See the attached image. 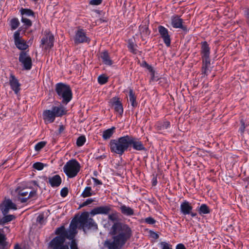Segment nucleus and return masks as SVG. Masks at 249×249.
<instances>
[{"instance_id":"1","label":"nucleus","mask_w":249,"mask_h":249,"mask_svg":"<svg viewBox=\"0 0 249 249\" xmlns=\"http://www.w3.org/2000/svg\"><path fill=\"white\" fill-rule=\"evenodd\" d=\"M110 234L113 241H106L105 245L108 249H120L131 236V230L126 224L114 223L111 228Z\"/></svg>"},{"instance_id":"2","label":"nucleus","mask_w":249,"mask_h":249,"mask_svg":"<svg viewBox=\"0 0 249 249\" xmlns=\"http://www.w3.org/2000/svg\"><path fill=\"white\" fill-rule=\"evenodd\" d=\"M127 135L119 138L118 139L111 140L109 147L112 153L122 155L128 148Z\"/></svg>"},{"instance_id":"3","label":"nucleus","mask_w":249,"mask_h":249,"mask_svg":"<svg viewBox=\"0 0 249 249\" xmlns=\"http://www.w3.org/2000/svg\"><path fill=\"white\" fill-rule=\"evenodd\" d=\"M66 231L64 226H61L56 230L55 233L59 236L55 237L51 241L50 244L52 249H69L68 246L64 244Z\"/></svg>"},{"instance_id":"4","label":"nucleus","mask_w":249,"mask_h":249,"mask_svg":"<svg viewBox=\"0 0 249 249\" xmlns=\"http://www.w3.org/2000/svg\"><path fill=\"white\" fill-rule=\"evenodd\" d=\"M67 112L66 108L62 106L53 107L51 109L45 110L43 112V118L46 124L52 123L55 117H61Z\"/></svg>"},{"instance_id":"5","label":"nucleus","mask_w":249,"mask_h":249,"mask_svg":"<svg viewBox=\"0 0 249 249\" xmlns=\"http://www.w3.org/2000/svg\"><path fill=\"white\" fill-rule=\"evenodd\" d=\"M55 90L62 103L67 104L72 98V92L70 87L66 84L60 83L56 85Z\"/></svg>"},{"instance_id":"6","label":"nucleus","mask_w":249,"mask_h":249,"mask_svg":"<svg viewBox=\"0 0 249 249\" xmlns=\"http://www.w3.org/2000/svg\"><path fill=\"white\" fill-rule=\"evenodd\" d=\"M80 169V164L74 159L69 160L63 167L64 172L70 178L75 177Z\"/></svg>"},{"instance_id":"7","label":"nucleus","mask_w":249,"mask_h":249,"mask_svg":"<svg viewBox=\"0 0 249 249\" xmlns=\"http://www.w3.org/2000/svg\"><path fill=\"white\" fill-rule=\"evenodd\" d=\"M77 220L78 224H80L79 228L83 229L84 231H85V228L97 229V225L95 224L93 219L89 218V215L87 213L82 214Z\"/></svg>"},{"instance_id":"8","label":"nucleus","mask_w":249,"mask_h":249,"mask_svg":"<svg viewBox=\"0 0 249 249\" xmlns=\"http://www.w3.org/2000/svg\"><path fill=\"white\" fill-rule=\"evenodd\" d=\"M16 193L18 194V200L23 203L27 201L28 198L33 197L36 196V192L35 190H31L30 188H18Z\"/></svg>"},{"instance_id":"9","label":"nucleus","mask_w":249,"mask_h":249,"mask_svg":"<svg viewBox=\"0 0 249 249\" xmlns=\"http://www.w3.org/2000/svg\"><path fill=\"white\" fill-rule=\"evenodd\" d=\"M54 36L49 31H46L41 40V46L45 50L51 49L53 46Z\"/></svg>"},{"instance_id":"10","label":"nucleus","mask_w":249,"mask_h":249,"mask_svg":"<svg viewBox=\"0 0 249 249\" xmlns=\"http://www.w3.org/2000/svg\"><path fill=\"white\" fill-rule=\"evenodd\" d=\"M78 222L77 219H72L70 225L69 230L66 231V234H65L66 238L70 240H74L73 238L76 234L77 229L78 227Z\"/></svg>"},{"instance_id":"11","label":"nucleus","mask_w":249,"mask_h":249,"mask_svg":"<svg viewBox=\"0 0 249 249\" xmlns=\"http://www.w3.org/2000/svg\"><path fill=\"white\" fill-rule=\"evenodd\" d=\"M19 61L23 65L24 69L29 70L32 68V59L31 57L25 52H21L19 56Z\"/></svg>"},{"instance_id":"12","label":"nucleus","mask_w":249,"mask_h":249,"mask_svg":"<svg viewBox=\"0 0 249 249\" xmlns=\"http://www.w3.org/2000/svg\"><path fill=\"white\" fill-rule=\"evenodd\" d=\"M14 38L15 45L18 49L25 50L28 47V46L26 43L25 40L20 37L19 31H17L15 32L14 34Z\"/></svg>"},{"instance_id":"13","label":"nucleus","mask_w":249,"mask_h":249,"mask_svg":"<svg viewBox=\"0 0 249 249\" xmlns=\"http://www.w3.org/2000/svg\"><path fill=\"white\" fill-rule=\"evenodd\" d=\"M109 106L112 107L114 110L120 115L123 113L124 109L122 104L117 97H114L111 98L109 102Z\"/></svg>"},{"instance_id":"14","label":"nucleus","mask_w":249,"mask_h":249,"mask_svg":"<svg viewBox=\"0 0 249 249\" xmlns=\"http://www.w3.org/2000/svg\"><path fill=\"white\" fill-rule=\"evenodd\" d=\"M89 38L87 36L86 33L82 29L78 30L75 33L74 41L75 44L89 42Z\"/></svg>"},{"instance_id":"15","label":"nucleus","mask_w":249,"mask_h":249,"mask_svg":"<svg viewBox=\"0 0 249 249\" xmlns=\"http://www.w3.org/2000/svg\"><path fill=\"white\" fill-rule=\"evenodd\" d=\"M127 139L128 147L129 145H132L133 148L136 150H142L145 149L144 145L141 141L128 135Z\"/></svg>"},{"instance_id":"16","label":"nucleus","mask_w":249,"mask_h":249,"mask_svg":"<svg viewBox=\"0 0 249 249\" xmlns=\"http://www.w3.org/2000/svg\"><path fill=\"white\" fill-rule=\"evenodd\" d=\"M158 31L165 45L167 47L170 46L171 39L168 30L164 27L160 25L158 27Z\"/></svg>"},{"instance_id":"17","label":"nucleus","mask_w":249,"mask_h":249,"mask_svg":"<svg viewBox=\"0 0 249 249\" xmlns=\"http://www.w3.org/2000/svg\"><path fill=\"white\" fill-rule=\"evenodd\" d=\"M10 209L16 210V204L9 199L5 200L1 206V210L3 214H6Z\"/></svg>"},{"instance_id":"18","label":"nucleus","mask_w":249,"mask_h":249,"mask_svg":"<svg viewBox=\"0 0 249 249\" xmlns=\"http://www.w3.org/2000/svg\"><path fill=\"white\" fill-rule=\"evenodd\" d=\"M111 211L110 206H103L97 207L93 209L91 211V214L92 215L103 214H107Z\"/></svg>"},{"instance_id":"19","label":"nucleus","mask_w":249,"mask_h":249,"mask_svg":"<svg viewBox=\"0 0 249 249\" xmlns=\"http://www.w3.org/2000/svg\"><path fill=\"white\" fill-rule=\"evenodd\" d=\"M9 84L15 93L18 94L20 90V84L14 75H11L9 79Z\"/></svg>"},{"instance_id":"20","label":"nucleus","mask_w":249,"mask_h":249,"mask_svg":"<svg viewBox=\"0 0 249 249\" xmlns=\"http://www.w3.org/2000/svg\"><path fill=\"white\" fill-rule=\"evenodd\" d=\"M62 179L61 177L56 175L48 178V182L53 187H58L61 183Z\"/></svg>"},{"instance_id":"21","label":"nucleus","mask_w":249,"mask_h":249,"mask_svg":"<svg viewBox=\"0 0 249 249\" xmlns=\"http://www.w3.org/2000/svg\"><path fill=\"white\" fill-rule=\"evenodd\" d=\"M192 208V206L186 201L183 202L180 205V211L184 215L190 214Z\"/></svg>"},{"instance_id":"22","label":"nucleus","mask_w":249,"mask_h":249,"mask_svg":"<svg viewBox=\"0 0 249 249\" xmlns=\"http://www.w3.org/2000/svg\"><path fill=\"white\" fill-rule=\"evenodd\" d=\"M171 24L175 28H182V20L178 16H173L171 18Z\"/></svg>"},{"instance_id":"23","label":"nucleus","mask_w":249,"mask_h":249,"mask_svg":"<svg viewBox=\"0 0 249 249\" xmlns=\"http://www.w3.org/2000/svg\"><path fill=\"white\" fill-rule=\"evenodd\" d=\"M100 57L102 62L106 65L110 66L112 64V61L110 59L107 52H103L100 53Z\"/></svg>"},{"instance_id":"24","label":"nucleus","mask_w":249,"mask_h":249,"mask_svg":"<svg viewBox=\"0 0 249 249\" xmlns=\"http://www.w3.org/2000/svg\"><path fill=\"white\" fill-rule=\"evenodd\" d=\"M201 53L202 58H209L210 48L206 42L202 43L201 47Z\"/></svg>"},{"instance_id":"25","label":"nucleus","mask_w":249,"mask_h":249,"mask_svg":"<svg viewBox=\"0 0 249 249\" xmlns=\"http://www.w3.org/2000/svg\"><path fill=\"white\" fill-rule=\"evenodd\" d=\"M120 209L121 213L125 215L130 216L134 214L133 209L124 205H122L120 207Z\"/></svg>"},{"instance_id":"26","label":"nucleus","mask_w":249,"mask_h":249,"mask_svg":"<svg viewBox=\"0 0 249 249\" xmlns=\"http://www.w3.org/2000/svg\"><path fill=\"white\" fill-rule=\"evenodd\" d=\"M139 30L141 34V38L142 40H145V37L149 36L150 31L148 30V28L147 26H140Z\"/></svg>"},{"instance_id":"27","label":"nucleus","mask_w":249,"mask_h":249,"mask_svg":"<svg viewBox=\"0 0 249 249\" xmlns=\"http://www.w3.org/2000/svg\"><path fill=\"white\" fill-rule=\"evenodd\" d=\"M129 100L133 107H136L137 106L136 97L132 89H130L129 90Z\"/></svg>"},{"instance_id":"28","label":"nucleus","mask_w":249,"mask_h":249,"mask_svg":"<svg viewBox=\"0 0 249 249\" xmlns=\"http://www.w3.org/2000/svg\"><path fill=\"white\" fill-rule=\"evenodd\" d=\"M115 127H112L111 128L107 129L104 131L103 133V138L104 140L109 139L114 132Z\"/></svg>"},{"instance_id":"29","label":"nucleus","mask_w":249,"mask_h":249,"mask_svg":"<svg viewBox=\"0 0 249 249\" xmlns=\"http://www.w3.org/2000/svg\"><path fill=\"white\" fill-rule=\"evenodd\" d=\"M95 194L92 191L91 188L90 187H86L83 193H82L81 196L83 197H87L91 196Z\"/></svg>"},{"instance_id":"30","label":"nucleus","mask_w":249,"mask_h":249,"mask_svg":"<svg viewBox=\"0 0 249 249\" xmlns=\"http://www.w3.org/2000/svg\"><path fill=\"white\" fill-rule=\"evenodd\" d=\"M210 213L208 207L206 204H202L200 206L199 209V213L200 214H207Z\"/></svg>"},{"instance_id":"31","label":"nucleus","mask_w":249,"mask_h":249,"mask_svg":"<svg viewBox=\"0 0 249 249\" xmlns=\"http://www.w3.org/2000/svg\"><path fill=\"white\" fill-rule=\"evenodd\" d=\"M10 25L12 30L17 29L19 25V22L18 19L17 18H12L10 21Z\"/></svg>"},{"instance_id":"32","label":"nucleus","mask_w":249,"mask_h":249,"mask_svg":"<svg viewBox=\"0 0 249 249\" xmlns=\"http://www.w3.org/2000/svg\"><path fill=\"white\" fill-rule=\"evenodd\" d=\"M203 61L204 63L203 67V72L207 74V67L208 65H210V62L209 60V58H203Z\"/></svg>"},{"instance_id":"33","label":"nucleus","mask_w":249,"mask_h":249,"mask_svg":"<svg viewBox=\"0 0 249 249\" xmlns=\"http://www.w3.org/2000/svg\"><path fill=\"white\" fill-rule=\"evenodd\" d=\"M108 81V77L105 74L100 75L98 78V81L100 84H104Z\"/></svg>"},{"instance_id":"34","label":"nucleus","mask_w":249,"mask_h":249,"mask_svg":"<svg viewBox=\"0 0 249 249\" xmlns=\"http://www.w3.org/2000/svg\"><path fill=\"white\" fill-rule=\"evenodd\" d=\"M119 218L118 213L115 211L112 212L108 215V219L112 221H117Z\"/></svg>"},{"instance_id":"35","label":"nucleus","mask_w":249,"mask_h":249,"mask_svg":"<svg viewBox=\"0 0 249 249\" xmlns=\"http://www.w3.org/2000/svg\"><path fill=\"white\" fill-rule=\"evenodd\" d=\"M86 142V138L84 136L79 137L77 140L76 144L78 146H82Z\"/></svg>"},{"instance_id":"36","label":"nucleus","mask_w":249,"mask_h":249,"mask_svg":"<svg viewBox=\"0 0 249 249\" xmlns=\"http://www.w3.org/2000/svg\"><path fill=\"white\" fill-rule=\"evenodd\" d=\"M45 165L43 163L37 162L33 164V167L37 170H41L43 169Z\"/></svg>"},{"instance_id":"37","label":"nucleus","mask_w":249,"mask_h":249,"mask_svg":"<svg viewBox=\"0 0 249 249\" xmlns=\"http://www.w3.org/2000/svg\"><path fill=\"white\" fill-rule=\"evenodd\" d=\"M6 238L5 236L0 232V246H7V243L6 242Z\"/></svg>"},{"instance_id":"38","label":"nucleus","mask_w":249,"mask_h":249,"mask_svg":"<svg viewBox=\"0 0 249 249\" xmlns=\"http://www.w3.org/2000/svg\"><path fill=\"white\" fill-rule=\"evenodd\" d=\"M20 12L22 15H25L28 16H33V12L29 9H21Z\"/></svg>"},{"instance_id":"39","label":"nucleus","mask_w":249,"mask_h":249,"mask_svg":"<svg viewBox=\"0 0 249 249\" xmlns=\"http://www.w3.org/2000/svg\"><path fill=\"white\" fill-rule=\"evenodd\" d=\"M46 144L45 142H38L35 146L36 151H39L42 149Z\"/></svg>"},{"instance_id":"40","label":"nucleus","mask_w":249,"mask_h":249,"mask_svg":"<svg viewBox=\"0 0 249 249\" xmlns=\"http://www.w3.org/2000/svg\"><path fill=\"white\" fill-rule=\"evenodd\" d=\"M128 47L131 52L134 53H137L138 51L136 48V46L130 41H129Z\"/></svg>"},{"instance_id":"41","label":"nucleus","mask_w":249,"mask_h":249,"mask_svg":"<svg viewBox=\"0 0 249 249\" xmlns=\"http://www.w3.org/2000/svg\"><path fill=\"white\" fill-rule=\"evenodd\" d=\"M21 21L24 24V25L27 27H30L32 25L31 21L29 19L27 18L24 17H22Z\"/></svg>"},{"instance_id":"42","label":"nucleus","mask_w":249,"mask_h":249,"mask_svg":"<svg viewBox=\"0 0 249 249\" xmlns=\"http://www.w3.org/2000/svg\"><path fill=\"white\" fill-rule=\"evenodd\" d=\"M14 218H15L14 215L10 214V215H5L3 218V220L4 222H8L12 221Z\"/></svg>"},{"instance_id":"43","label":"nucleus","mask_w":249,"mask_h":249,"mask_svg":"<svg viewBox=\"0 0 249 249\" xmlns=\"http://www.w3.org/2000/svg\"><path fill=\"white\" fill-rule=\"evenodd\" d=\"M160 244L162 249H172L171 245L166 242H163Z\"/></svg>"},{"instance_id":"44","label":"nucleus","mask_w":249,"mask_h":249,"mask_svg":"<svg viewBox=\"0 0 249 249\" xmlns=\"http://www.w3.org/2000/svg\"><path fill=\"white\" fill-rule=\"evenodd\" d=\"M145 222L148 224H154L156 222V220L152 217H149L145 219Z\"/></svg>"},{"instance_id":"45","label":"nucleus","mask_w":249,"mask_h":249,"mask_svg":"<svg viewBox=\"0 0 249 249\" xmlns=\"http://www.w3.org/2000/svg\"><path fill=\"white\" fill-rule=\"evenodd\" d=\"M170 126V122L168 121H165L163 122L162 125L160 126V129H166Z\"/></svg>"},{"instance_id":"46","label":"nucleus","mask_w":249,"mask_h":249,"mask_svg":"<svg viewBox=\"0 0 249 249\" xmlns=\"http://www.w3.org/2000/svg\"><path fill=\"white\" fill-rule=\"evenodd\" d=\"M68 193V190L67 188H63L61 189L60 195L62 197H65Z\"/></svg>"},{"instance_id":"47","label":"nucleus","mask_w":249,"mask_h":249,"mask_svg":"<svg viewBox=\"0 0 249 249\" xmlns=\"http://www.w3.org/2000/svg\"><path fill=\"white\" fill-rule=\"evenodd\" d=\"M240 122L241 124V126L239 130L241 133H243L246 127L245 122H244V120L243 119H241Z\"/></svg>"},{"instance_id":"48","label":"nucleus","mask_w":249,"mask_h":249,"mask_svg":"<svg viewBox=\"0 0 249 249\" xmlns=\"http://www.w3.org/2000/svg\"><path fill=\"white\" fill-rule=\"evenodd\" d=\"M244 15L247 19V22L249 24V9L246 8L244 9Z\"/></svg>"},{"instance_id":"49","label":"nucleus","mask_w":249,"mask_h":249,"mask_svg":"<svg viewBox=\"0 0 249 249\" xmlns=\"http://www.w3.org/2000/svg\"><path fill=\"white\" fill-rule=\"evenodd\" d=\"M71 249H78L77 245L75 240H72L70 245Z\"/></svg>"},{"instance_id":"50","label":"nucleus","mask_w":249,"mask_h":249,"mask_svg":"<svg viewBox=\"0 0 249 249\" xmlns=\"http://www.w3.org/2000/svg\"><path fill=\"white\" fill-rule=\"evenodd\" d=\"M93 201V199L92 198H89L87 199L85 202L81 205L82 207L87 206L89 204H91Z\"/></svg>"},{"instance_id":"51","label":"nucleus","mask_w":249,"mask_h":249,"mask_svg":"<svg viewBox=\"0 0 249 249\" xmlns=\"http://www.w3.org/2000/svg\"><path fill=\"white\" fill-rule=\"evenodd\" d=\"M36 221L39 223H40V224L43 223V221H44V215H43V214H39L37 216V217Z\"/></svg>"},{"instance_id":"52","label":"nucleus","mask_w":249,"mask_h":249,"mask_svg":"<svg viewBox=\"0 0 249 249\" xmlns=\"http://www.w3.org/2000/svg\"><path fill=\"white\" fill-rule=\"evenodd\" d=\"M102 1H90L89 4L92 5H98L101 3Z\"/></svg>"},{"instance_id":"53","label":"nucleus","mask_w":249,"mask_h":249,"mask_svg":"<svg viewBox=\"0 0 249 249\" xmlns=\"http://www.w3.org/2000/svg\"><path fill=\"white\" fill-rule=\"evenodd\" d=\"M176 249H186L184 245L182 244H179L176 246Z\"/></svg>"},{"instance_id":"54","label":"nucleus","mask_w":249,"mask_h":249,"mask_svg":"<svg viewBox=\"0 0 249 249\" xmlns=\"http://www.w3.org/2000/svg\"><path fill=\"white\" fill-rule=\"evenodd\" d=\"M245 143L246 144V145L248 146L249 148V135H248L245 138Z\"/></svg>"},{"instance_id":"55","label":"nucleus","mask_w":249,"mask_h":249,"mask_svg":"<svg viewBox=\"0 0 249 249\" xmlns=\"http://www.w3.org/2000/svg\"><path fill=\"white\" fill-rule=\"evenodd\" d=\"M94 181L96 185H101L102 182L97 178H93Z\"/></svg>"},{"instance_id":"56","label":"nucleus","mask_w":249,"mask_h":249,"mask_svg":"<svg viewBox=\"0 0 249 249\" xmlns=\"http://www.w3.org/2000/svg\"><path fill=\"white\" fill-rule=\"evenodd\" d=\"M152 236L153 238L155 239H157L159 238V235L157 233L154 232L152 233Z\"/></svg>"},{"instance_id":"57","label":"nucleus","mask_w":249,"mask_h":249,"mask_svg":"<svg viewBox=\"0 0 249 249\" xmlns=\"http://www.w3.org/2000/svg\"><path fill=\"white\" fill-rule=\"evenodd\" d=\"M64 127L63 125H60L59 126V132H61L62 131H63L64 130Z\"/></svg>"},{"instance_id":"58","label":"nucleus","mask_w":249,"mask_h":249,"mask_svg":"<svg viewBox=\"0 0 249 249\" xmlns=\"http://www.w3.org/2000/svg\"><path fill=\"white\" fill-rule=\"evenodd\" d=\"M14 249H21L18 244H16L15 246Z\"/></svg>"},{"instance_id":"59","label":"nucleus","mask_w":249,"mask_h":249,"mask_svg":"<svg viewBox=\"0 0 249 249\" xmlns=\"http://www.w3.org/2000/svg\"><path fill=\"white\" fill-rule=\"evenodd\" d=\"M191 214V215L192 216V217H195L196 216V213H191L190 212V213Z\"/></svg>"},{"instance_id":"60","label":"nucleus","mask_w":249,"mask_h":249,"mask_svg":"<svg viewBox=\"0 0 249 249\" xmlns=\"http://www.w3.org/2000/svg\"><path fill=\"white\" fill-rule=\"evenodd\" d=\"M7 246H0V249H5Z\"/></svg>"},{"instance_id":"61","label":"nucleus","mask_w":249,"mask_h":249,"mask_svg":"<svg viewBox=\"0 0 249 249\" xmlns=\"http://www.w3.org/2000/svg\"><path fill=\"white\" fill-rule=\"evenodd\" d=\"M144 65H146L148 69H151V67L149 66L146 62H144Z\"/></svg>"},{"instance_id":"62","label":"nucleus","mask_w":249,"mask_h":249,"mask_svg":"<svg viewBox=\"0 0 249 249\" xmlns=\"http://www.w3.org/2000/svg\"><path fill=\"white\" fill-rule=\"evenodd\" d=\"M144 65H146L148 69H151V67L149 66L146 62H144Z\"/></svg>"}]
</instances>
